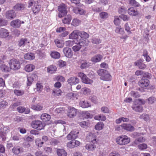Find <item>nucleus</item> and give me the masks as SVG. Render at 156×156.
Wrapping results in <instances>:
<instances>
[{"label":"nucleus","instance_id":"f257e3e1","mask_svg":"<svg viewBox=\"0 0 156 156\" xmlns=\"http://www.w3.org/2000/svg\"><path fill=\"white\" fill-rule=\"evenodd\" d=\"M117 144L120 145H124L129 143L130 139L126 135H122L118 137L116 139Z\"/></svg>","mask_w":156,"mask_h":156},{"label":"nucleus","instance_id":"f03ea898","mask_svg":"<svg viewBox=\"0 0 156 156\" xmlns=\"http://www.w3.org/2000/svg\"><path fill=\"white\" fill-rule=\"evenodd\" d=\"M11 69L16 70L20 67V63L19 60L13 58L11 59L9 62Z\"/></svg>","mask_w":156,"mask_h":156},{"label":"nucleus","instance_id":"7ed1b4c3","mask_svg":"<svg viewBox=\"0 0 156 156\" xmlns=\"http://www.w3.org/2000/svg\"><path fill=\"white\" fill-rule=\"evenodd\" d=\"M31 126L34 129L40 130L44 128L45 124L41 121L37 120L33 121Z\"/></svg>","mask_w":156,"mask_h":156},{"label":"nucleus","instance_id":"20e7f679","mask_svg":"<svg viewBox=\"0 0 156 156\" xmlns=\"http://www.w3.org/2000/svg\"><path fill=\"white\" fill-rule=\"evenodd\" d=\"M66 6L64 4H62L58 6V10L59 12L58 16L60 18L62 17L67 13Z\"/></svg>","mask_w":156,"mask_h":156},{"label":"nucleus","instance_id":"39448f33","mask_svg":"<svg viewBox=\"0 0 156 156\" xmlns=\"http://www.w3.org/2000/svg\"><path fill=\"white\" fill-rule=\"evenodd\" d=\"M78 76L80 77L82 82L87 84H91L93 82V80L88 78L87 76L83 73H78Z\"/></svg>","mask_w":156,"mask_h":156},{"label":"nucleus","instance_id":"423d86ee","mask_svg":"<svg viewBox=\"0 0 156 156\" xmlns=\"http://www.w3.org/2000/svg\"><path fill=\"white\" fill-rule=\"evenodd\" d=\"M38 78L37 76L35 74H30L27 77V85L28 86H30L34 81L37 80Z\"/></svg>","mask_w":156,"mask_h":156},{"label":"nucleus","instance_id":"0eeeda50","mask_svg":"<svg viewBox=\"0 0 156 156\" xmlns=\"http://www.w3.org/2000/svg\"><path fill=\"white\" fill-rule=\"evenodd\" d=\"M97 142L95 140H94L93 142H90V143L86 144L85 146V148L89 151H93L96 148V144H97Z\"/></svg>","mask_w":156,"mask_h":156},{"label":"nucleus","instance_id":"6e6552de","mask_svg":"<svg viewBox=\"0 0 156 156\" xmlns=\"http://www.w3.org/2000/svg\"><path fill=\"white\" fill-rule=\"evenodd\" d=\"M16 16V14L14 10H10L6 12L5 16L7 19L12 20L15 18Z\"/></svg>","mask_w":156,"mask_h":156},{"label":"nucleus","instance_id":"1a4fd4ad","mask_svg":"<svg viewBox=\"0 0 156 156\" xmlns=\"http://www.w3.org/2000/svg\"><path fill=\"white\" fill-rule=\"evenodd\" d=\"M24 23V21H21L20 20L17 19L12 21L10 23V25L14 28H19L21 26V24H23Z\"/></svg>","mask_w":156,"mask_h":156},{"label":"nucleus","instance_id":"9d476101","mask_svg":"<svg viewBox=\"0 0 156 156\" xmlns=\"http://www.w3.org/2000/svg\"><path fill=\"white\" fill-rule=\"evenodd\" d=\"M149 80L146 78H142L139 81L138 85L140 87L144 88L148 86L149 84Z\"/></svg>","mask_w":156,"mask_h":156},{"label":"nucleus","instance_id":"9b49d317","mask_svg":"<svg viewBox=\"0 0 156 156\" xmlns=\"http://www.w3.org/2000/svg\"><path fill=\"white\" fill-rule=\"evenodd\" d=\"M80 31L78 30H73L69 35L70 39H76L77 41V39L79 38Z\"/></svg>","mask_w":156,"mask_h":156},{"label":"nucleus","instance_id":"f8f14e48","mask_svg":"<svg viewBox=\"0 0 156 156\" xmlns=\"http://www.w3.org/2000/svg\"><path fill=\"white\" fill-rule=\"evenodd\" d=\"M68 116L72 118L76 115L77 111L74 108L69 107L68 108Z\"/></svg>","mask_w":156,"mask_h":156},{"label":"nucleus","instance_id":"ddd939ff","mask_svg":"<svg viewBox=\"0 0 156 156\" xmlns=\"http://www.w3.org/2000/svg\"><path fill=\"white\" fill-rule=\"evenodd\" d=\"M143 62V60L140 59L135 62L134 64L135 66H138L139 69H144L146 68V66L145 64Z\"/></svg>","mask_w":156,"mask_h":156},{"label":"nucleus","instance_id":"4468645a","mask_svg":"<svg viewBox=\"0 0 156 156\" xmlns=\"http://www.w3.org/2000/svg\"><path fill=\"white\" fill-rule=\"evenodd\" d=\"M63 51L65 56L67 57L71 58L73 56V52L71 49L68 47L65 48Z\"/></svg>","mask_w":156,"mask_h":156},{"label":"nucleus","instance_id":"2eb2a0df","mask_svg":"<svg viewBox=\"0 0 156 156\" xmlns=\"http://www.w3.org/2000/svg\"><path fill=\"white\" fill-rule=\"evenodd\" d=\"M78 133V131H72L67 136V138L69 140L75 139L77 137Z\"/></svg>","mask_w":156,"mask_h":156},{"label":"nucleus","instance_id":"dca6fc26","mask_svg":"<svg viewBox=\"0 0 156 156\" xmlns=\"http://www.w3.org/2000/svg\"><path fill=\"white\" fill-rule=\"evenodd\" d=\"M123 129L129 131H133L135 128L132 125L129 123L122 124Z\"/></svg>","mask_w":156,"mask_h":156},{"label":"nucleus","instance_id":"f3484780","mask_svg":"<svg viewBox=\"0 0 156 156\" xmlns=\"http://www.w3.org/2000/svg\"><path fill=\"white\" fill-rule=\"evenodd\" d=\"M128 14L131 16H136L138 14V12L133 7L129 8L127 10Z\"/></svg>","mask_w":156,"mask_h":156},{"label":"nucleus","instance_id":"a211bd4d","mask_svg":"<svg viewBox=\"0 0 156 156\" xmlns=\"http://www.w3.org/2000/svg\"><path fill=\"white\" fill-rule=\"evenodd\" d=\"M78 44L82 47L87 46L88 44L89 41L87 39H80L78 38L77 39V41Z\"/></svg>","mask_w":156,"mask_h":156},{"label":"nucleus","instance_id":"6ab92c4d","mask_svg":"<svg viewBox=\"0 0 156 156\" xmlns=\"http://www.w3.org/2000/svg\"><path fill=\"white\" fill-rule=\"evenodd\" d=\"M79 81V79L77 77H72L68 79L67 82L69 84L72 85L78 83Z\"/></svg>","mask_w":156,"mask_h":156},{"label":"nucleus","instance_id":"aec40b11","mask_svg":"<svg viewBox=\"0 0 156 156\" xmlns=\"http://www.w3.org/2000/svg\"><path fill=\"white\" fill-rule=\"evenodd\" d=\"M12 152L16 155H18L23 152V148L18 146L14 147L12 149Z\"/></svg>","mask_w":156,"mask_h":156},{"label":"nucleus","instance_id":"412c9836","mask_svg":"<svg viewBox=\"0 0 156 156\" xmlns=\"http://www.w3.org/2000/svg\"><path fill=\"white\" fill-rule=\"evenodd\" d=\"M9 32L7 30L2 28L0 29V37L5 38L9 35Z\"/></svg>","mask_w":156,"mask_h":156},{"label":"nucleus","instance_id":"4be33fe9","mask_svg":"<svg viewBox=\"0 0 156 156\" xmlns=\"http://www.w3.org/2000/svg\"><path fill=\"white\" fill-rule=\"evenodd\" d=\"M133 109L135 111L141 112L143 110V107L141 105H134L132 107Z\"/></svg>","mask_w":156,"mask_h":156},{"label":"nucleus","instance_id":"5701e85b","mask_svg":"<svg viewBox=\"0 0 156 156\" xmlns=\"http://www.w3.org/2000/svg\"><path fill=\"white\" fill-rule=\"evenodd\" d=\"M17 111L20 113L24 112L26 114L29 113L30 112V110L29 108H25L24 107L19 106L17 108Z\"/></svg>","mask_w":156,"mask_h":156},{"label":"nucleus","instance_id":"b1692460","mask_svg":"<svg viewBox=\"0 0 156 156\" xmlns=\"http://www.w3.org/2000/svg\"><path fill=\"white\" fill-rule=\"evenodd\" d=\"M25 8L24 5L22 4H17L13 7V9L16 11H20L23 10Z\"/></svg>","mask_w":156,"mask_h":156},{"label":"nucleus","instance_id":"393cba45","mask_svg":"<svg viewBox=\"0 0 156 156\" xmlns=\"http://www.w3.org/2000/svg\"><path fill=\"white\" fill-rule=\"evenodd\" d=\"M100 79L101 80L104 81H110L111 80L112 76L109 73H108V71H107V73H104L103 76L100 77Z\"/></svg>","mask_w":156,"mask_h":156},{"label":"nucleus","instance_id":"a878e982","mask_svg":"<svg viewBox=\"0 0 156 156\" xmlns=\"http://www.w3.org/2000/svg\"><path fill=\"white\" fill-rule=\"evenodd\" d=\"M56 152L58 156H67V153L63 149L57 148Z\"/></svg>","mask_w":156,"mask_h":156},{"label":"nucleus","instance_id":"bb28decb","mask_svg":"<svg viewBox=\"0 0 156 156\" xmlns=\"http://www.w3.org/2000/svg\"><path fill=\"white\" fill-rule=\"evenodd\" d=\"M57 70L56 67L53 65H51L47 67V71L48 73L52 74Z\"/></svg>","mask_w":156,"mask_h":156},{"label":"nucleus","instance_id":"cd10ccee","mask_svg":"<svg viewBox=\"0 0 156 156\" xmlns=\"http://www.w3.org/2000/svg\"><path fill=\"white\" fill-rule=\"evenodd\" d=\"M54 42L57 47L59 48H62L63 47L64 43L63 41L61 40L55 39Z\"/></svg>","mask_w":156,"mask_h":156},{"label":"nucleus","instance_id":"c85d7f7f","mask_svg":"<svg viewBox=\"0 0 156 156\" xmlns=\"http://www.w3.org/2000/svg\"><path fill=\"white\" fill-rule=\"evenodd\" d=\"M31 108L35 111H39L42 109L43 106L39 104L35 105H31Z\"/></svg>","mask_w":156,"mask_h":156},{"label":"nucleus","instance_id":"c756f323","mask_svg":"<svg viewBox=\"0 0 156 156\" xmlns=\"http://www.w3.org/2000/svg\"><path fill=\"white\" fill-rule=\"evenodd\" d=\"M41 119L44 121H49L51 118V115L47 113L42 114L41 116Z\"/></svg>","mask_w":156,"mask_h":156},{"label":"nucleus","instance_id":"7c9ffc66","mask_svg":"<svg viewBox=\"0 0 156 156\" xmlns=\"http://www.w3.org/2000/svg\"><path fill=\"white\" fill-rule=\"evenodd\" d=\"M102 58V56L100 55L94 56L92 58L91 61L94 62H97L101 61Z\"/></svg>","mask_w":156,"mask_h":156},{"label":"nucleus","instance_id":"2f4dec72","mask_svg":"<svg viewBox=\"0 0 156 156\" xmlns=\"http://www.w3.org/2000/svg\"><path fill=\"white\" fill-rule=\"evenodd\" d=\"M71 20V15H68L62 20V22L64 24H69L70 23Z\"/></svg>","mask_w":156,"mask_h":156},{"label":"nucleus","instance_id":"473e14b6","mask_svg":"<svg viewBox=\"0 0 156 156\" xmlns=\"http://www.w3.org/2000/svg\"><path fill=\"white\" fill-rule=\"evenodd\" d=\"M129 121V119L127 118L120 117L115 120V122L117 124H119L121 122H128Z\"/></svg>","mask_w":156,"mask_h":156},{"label":"nucleus","instance_id":"72a5a7b5","mask_svg":"<svg viewBox=\"0 0 156 156\" xmlns=\"http://www.w3.org/2000/svg\"><path fill=\"white\" fill-rule=\"evenodd\" d=\"M35 66L32 64H29L27 65L25 68V70L28 72H30L32 71L35 69Z\"/></svg>","mask_w":156,"mask_h":156},{"label":"nucleus","instance_id":"f704fd0d","mask_svg":"<svg viewBox=\"0 0 156 156\" xmlns=\"http://www.w3.org/2000/svg\"><path fill=\"white\" fill-rule=\"evenodd\" d=\"M24 91L23 90L15 89L14 90V93L15 95L17 96H22L24 94Z\"/></svg>","mask_w":156,"mask_h":156},{"label":"nucleus","instance_id":"c9c22d12","mask_svg":"<svg viewBox=\"0 0 156 156\" xmlns=\"http://www.w3.org/2000/svg\"><path fill=\"white\" fill-rule=\"evenodd\" d=\"M89 37V35L83 31H80L79 38L80 39H86Z\"/></svg>","mask_w":156,"mask_h":156},{"label":"nucleus","instance_id":"e433bc0d","mask_svg":"<svg viewBox=\"0 0 156 156\" xmlns=\"http://www.w3.org/2000/svg\"><path fill=\"white\" fill-rule=\"evenodd\" d=\"M24 58L25 59L31 60H33L35 58L34 54L32 53H27L24 55Z\"/></svg>","mask_w":156,"mask_h":156},{"label":"nucleus","instance_id":"4c0bfd02","mask_svg":"<svg viewBox=\"0 0 156 156\" xmlns=\"http://www.w3.org/2000/svg\"><path fill=\"white\" fill-rule=\"evenodd\" d=\"M50 56L53 58L58 59L60 57V54L57 51H54L51 52Z\"/></svg>","mask_w":156,"mask_h":156},{"label":"nucleus","instance_id":"58836bf2","mask_svg":"<svg viewBox=\"0 0 156 156\" xmlns=\"http://www.w3.org/2000/svg\"><path fill=\"white\" fill-rule=\"evenodd\" d=\"M74 12L76 14H79L80 15H83L85 14V11L80 8H76L73 10Z\"/></svg>","mask_w":156,"mask_h":156},{"label":"nucleus","instance_id":"ea45409f","mask_svg":"<svg viewBox=\"0 0 156 156\" xmlns=\"http://www.w3.org/2000/svg\"><path fill=\"white\" fill-rule=\"evenodd\" d=\"M145 140V139L143 137H140L136 138L134 142L135 144L137 145L140 143L144 142Z\"/></svg>","mask_w":156,"mask_h":156},{"label":"nucleus","instance_id":"a19ab883","mask_svg":"<svg viewBox=\"0 0 156 156\" xmlns=\"http://www.w3.org/2000/svg\"><path fill=\"white\" fill-rule=\"evenodd\" d=\"M0 69L2 71L5 73H7L10 72L11 70L10 67H9L8 66L5 65V64L3 65L1 67Z\"/></svg>","mask_w":156,"mask_h":156},{"label":"nucleus","instance_id":"79ce46f5","mask_svg":"<svg viewBox=\"0 0 156 156\" xmlns=\"http://www.w3.org/2000/svg\"><path fill=\"white\" fill-rule=\"evenodd\" d=\"M41 6L38 5H34L33 8V11L34 14L39 12L40 10Z\"/></svg>","mask_w":156,"mask_h":156},{"label":"nucleus","instance_id":"37998d69","mask_svg":"<svg viewBox=\"0 0 156 156\" xmlns=\"http://www.w3.org/2000/svg\"><path fill=\"white\" fill-rule=\"evenodd\" d=\"M62 93L61 90L58 88L54 89L53 90L52 94L55 96L61 95Z\"/></svg>","mask_w":156,"mask_h":156},{"label":"nucleus","instance_id":"c03bdc74","mask_svg":"<svg viewBox=\"0 0 156 156\" xmlns=\"http://www.w3.org/2000/svg\"><path fill=\"white\" fill-rule=\"evenodd\" d=\"M80 105L82 108H85L88 107L90 105L87 101H81L80 102Z\"/></svg>","mask_w":156,"mask_h":156},{"label":"nucleus","instance_id":"a18cd8bd","mask_svg":"<svg viewBox=\"0 0 156 156\" xmlns=\"http://www.w3.org/2000/svg\"><path fill=\"white\" fill-rule=\"evenodd\" d=\"M94 118L95 120H101L102 121H105L106 119V117L103 115L100 114L96 116Z\"/></svg>","mask_w":156,"mask_h":156},{"label":"nucleus","instance_id":"49530a36","mask_svg":"<svg viewBox=\"0 0 156 156\" xmlns=\"http://www.w3.org/2000/svg\"><path fill=\"white\" fill-rule=\"evenodd\" d=\"M143 55L147 62H148L150 61L151 58L147 55V50L145 49L143 50Z\"/></svg>","mask_w":156,"mask_h":156},{"label":"nucleus","instance_id":"de8ad7c7","mask_svg":"<svg viewBox=\"0 0 156 156\" xmlns=\"http://www.w3.org/2000/svg\"><path fill=\"white\" fill-rule=\"evenodd\" d=\"M129 4L134 7H139L140 6V4L135 0H130Z\"/></svg>","mask_w":156,"mask_h":156},{"label":"nucleus","instance_id":"09e8293b","mask_svg":"<svg viewBox=\"0 0 156 156\" xmlns=\"http://www.w3.org/2000/svg\"><path fill=\"white\" fill-rule=\"evenodd\" d=\"M88 138L90 142H93V140H95L96 141V136L95 133H90L88 136Z\"/></svg>","mask_w":156,"mask_h":156},{"label":"nucleus","instance_id":"8fccbe9b","mask_svg":"<svg viewBox=\"0 0 156 156\" xmlns=\"http://www.w3.org/2000/svg\"><path fill=\"white\" fill-rule=\"evenodd\" d=\"M83 116L86 119L91 118L92 115L88 111H84L83 112Z\"/></svg>","mask_w":156,"mask_h":156},{"label":"nucleus","instance_id":"3c124183","mask_svg":"<svg viewBox=\"0 0 156 156\" xmlns=\"http://www.w3.org/2000/svg\"><path fill=\"white\" fill-rule=\"evenodd\" d=\"M81 63L80 68L82 69L88 68L89 66V64L86 61H83L81 62Z\"/></svg>","mask_w":156,"mask_h":156},{"label":"nucleus","instance_id":"603ef678","mask_svg":"<svg viewBox=\"0 0 156 156\" xmlns=\"http://www.w3.org/2000/svg\"><path fill=\"white\" fill-rule=\"evenodd\" d=\"M127 11V9L124 6H122L118 9L119 13L121 15L125 13Z\"/></svg>","mask_w":156,"mask_h":156},{"label":"nucleus","instance_id":"864d4df0","mask_svg":"<svg viewBox=\"0 0 156 156\" xmlns=\"http://www.w3.org/2000/svg\"><path fill=\"white\" fill-rule=\"evenodd\" d=\"M104 124L102 122H98L95 126V128L98 130H101L102 129Z\"/></svg>","mask_w":156,"mask_h":156},{"label":"nucleus","instance_id":"5fc2aeb1","mask_svg":"<svg viewBox=\"0 0 156 156\" xmlns=\"http://www.w3.org/2000/svg\"><path fill=\"white\" fill-rule=\"evenodd\" d=\"M80 23V20L77 19H74L72 20L71 24L73 26H77L79 25Z\"/></svg>","mask_w":156,"mask_h":156},{"label":"nucleus","instance_id":"6e6d98bb","mask_svg":"<svg viewBox=\"0 0 156 156\" xmlns=\"http://www.w3.org/2000/svg\"><path fill=\"white\" fill-rule=\"evenodd\" d=\"M27 42L26 39L22 38L20 40L19 42V46L20 47H23L25 45V43Z\"/></svg>","mask_w":156,"mask_h":156},{"label":"nucleus","instance_id":"4d7b16f0","mask_svg":"<svg viewBox=\"0 0 156 156\" xmlns=\"http://www.w3.org/2000/svg\"><path fill=\"white\" fill-rule=\"evenodd\" d=\"M130 94L131 96L135 98H138L140 96V94L137 91H131Z\"/></svg>","mask_w":156,"mask_h":156},{"label":"nucleus","instance_id":"13d9d810","mask_svg":"<svg viewBox=\"0 0 156 156\" xmlns=\"http://www.w3.org/2000/svg\"><path fill=\"white\" fill-rule=\"evenodd\" d=\"M115 31L116 33L121 34H123L124 33V31L123 29L119 27H116Z\"/></svg>","mask_w":156,"mask_h":156},{"label":"nucleus","instance_id":"bf43d9fd","mask_svg":"<svg viewBox=\"0 0 156 156\" xmlns=\"http://www.w3.org/2000/svg\"><path fill=\"white\" fill-rule=\"evenodd\" d=\"M81 48V46L77 42L76 44L73 46L72 48L74 51L76 52L79 51Z\"/></svg>","mask_w":156,"mask_h":156},{"label":"nucleus","instance_id":"052dcab7","mask_svg":"<svg viewBox=\"0 0 156 156\" xmlns=\"http://www.w3.org/2000/svg\"><path fill=\"white\" fill-rule=\"evenodd\" d=\"M100 17L102 19H105L108 17V14L105 12H101L99 14Z\"/></svg>","mask_w":156,"mask_h":156},{"label":"nucleus","instance_id":"680f3d73","mask_svg":"<svg viewBox=\"0 0 156 156\" xmlns=\"http://www.w3.org/2000/svg\"><path fill=\"white\" fill-rule=\"evenodd\" d=\"M140 118L144 119L146 121H147L149 119V115L146 114H142L140 116Z\"/></svg>","mask_w":156,"mask_h":156},{"label":"nucleus","instance_id":"e2e57ef3","mask_svg":"<svg viewBox=\"0 0 156 156\" xmlns=\"http://www.w3.org/2000/svg\"><path fill=\"white\" fill-rule=\"evenodd\" d=\"M124 27L125 30L127 31L128 34H130L132 33L131 31L130 30V27L128 23H126L125 24Z\"/></svg>","mask_w":156,"mask_h":156},{"label":"nucleus","instance_id":"0e129e2a","mask_svg":"<svg viewBox=\"0 0 156 156\" xmlns=\"http://www.w3.org/2000/svg\"><path fill=\"white\" fill-rule=\"evenodd\" d=\"M138 147L139 149L144 150L147 148V145L143 143L139 145Z\"/></svg>","mask_w":156,"mask_h":156},{"label":"nucleus","instance_id":"69168bd1","mask_svg":"<svg viewBox=\"0 0 156 156\" xmlns=\"http://www.w3.org/2000/svg\"><path fill=\"white\" fill-rule=\"evenodd\" d=\"M92 42L94 44H98L101 43V40L100 39L94 38L92 39Z\"/></svg>","mask_w":156,"mask_h":156},{"label":"nucleus","instance_id":"338daca9","mask_svg":"<svg viewBox=\"0 0 156 156\" xmlns=\"http://www.w3.org/2000/svg\"><path fill=\"white\" fill-rule=\"evenodd\" d=\"M97 73L99 75L101 76H102L104 75V73H107V71L103 69H100L98 70Z\"/></svg>","mask_w":156,"mask_h":156},{"label":"nucleus","instance_id":"774afa93","mask_svg":"<svg viewBox=\"0 0 156 156\" xmlns=\"http://www.w3.org/2000/svg\"><path fill=\"white\" fill-rule=\"evenodd\" d=\"M8 105V103L6 101H3L0 102V109L5 108Z\"/></svg>","mask_w":156,"mask_h":156}]
</instances>
